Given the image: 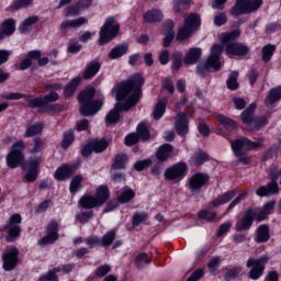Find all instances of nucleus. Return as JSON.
<instances>
[{"instance_id":"23","label":"nucleus","mask_w":281,"mask_h":281,"mask_svg":"<svg viewBox=\"0 0 281 281\" xmlns=\"http://www.w3.org/2000/svg\"><path fill=\"white\" fill-rule=\"evenodd\" d=\"M202 54L203 50L200 47L190 48L184 57L186 65H196Z\"/></svg>"},{"instance_id":"62","label":"nucleus","mask_w":281,"mask_h":281,"mask_svg":"<svg viewBox=\"0 0 281 281\" xmlns=\"http://www.w3.org/2000/svg\"><path fill=\"white\" fill-rule=\"evenodd\" d=\"M171 69L173 71H179V69H181V53L175 54V58L171 64Z\"/></svg>"},{"instance_id":"63","label":"nucleus","mask_w":281,"mask_h":281,"mask_svg":"<svg viewBox=\"0 0 281 281\" xmlns=\"http://www.w3.org/2000/svg\"><path fill=\"white\" fill-rule=\"evenodd\" d=\"M214 23L215 25H217L218 27H221V25H225V23H227V15L225 13H220L214 18Z\"/></svg>"},{"instance_id":"33","label":"nucleus","mask_w":281,"mask_h":281,"mask_svg":"<svg viewBox=\"0 0 281 281\" xmlns=\"http://www.w3.org/2000/svg\"><path fill=\"white\" fill-rule=\"evenodd\" d=\"M16 30V22L14 19H8L2 23V30L0 31L3 36H12Z\"/></svg>"},{"instance_id":"35","label":"nucleus","mask_w":281,"mask_h":281,"mask_svg":"<svg viewBox=\"0 0 281 281\" xmlns=\"http://www.w3.org/2000/svg\"><path fill=\"white\" fill-rule=\"evenodd\" d=\"M216 120L223 124L226 131H236V128H238V124H236L234 120L223 114H217Z\"/></svg>"},{"instance_id":"48","label":"nucleus","mask_w":281,"mask_h":281,"mask_svg":"<svg viewBox=\"0 0 281 281\" xmlns=\"http://www.w3.org/2000/svg\"><path fill=\"white\" fill-rule=\"evenodd\" d=\"M25 102H27L30 104V106H32L33 109H36L38 106H43V104H45V99L37 97V98H33L32 95H25L24 97Z\"/></svg>"},{"instance_id":"54","label":"nucleus","mask_w":281,"mask_h":281,"mask_svg":"<svg viewBox=\"0 0 281 281\" xmlns=\"http://www.w3.org/2000/svg\"><path fill=\"white\" fill-rule=\"evenodd\" d=\"M82 176H75L70 182L69 190L71 194H76V192L81 188Z\"/></svg>"},{"instance_id":"51","label":"nucleus","mask_w":281,"mask_h":281,"mask_svg":"<svg viewBox=\"0 0 281 281\" xmlns=\"http://www.w3.org/2000/svg\"><path fill=\"white\" fill-rule=\"evenodd\" d=\"M74 130H68L66 134H64L63 140L60 143L61 148H67L68 146H71L74 144Z\"/></svg>"},{"instance_id":"4","label":"nucleus","mask_w":281,"mask_h":281,"mask_svg":"<svg viewBox=\"0 0 281 281\" xmlns=\"http://www.w3.org/2000/svg\"><path fill=\"white\" fill-rule=\"evenodd\" d=\"M232 150L235 153L236 157L241 164H249L251 158L245 155V150H256V148L262 147V139L257 142H251L249 138H239L231 142Z\"/></svg>"},{"instance_id":"5","label":"nucleus","mask_w":281,"mask_h":281,"mask_svg":"<svg viewBox=\"0 0 281 281\" xmlns=\"http://www.w3.org/2000/svg\"><path fill=\"white\" fill-rule=\"evenodd\" d=\"M223 50L224 47L221 44H214L211 47V55L209 56L206 63L198 66V75H200L201 78H205V74H207L210 69H214L215 71L221 69V54H223Z\"/></svg>"},{"instance_id":"56","label":"nucleus","mask_w":281,"mask_h":281,"mask_svg":"<svg viewBox=\"0 0 281 281\" xmlns=\"http://www.w3.org/2000/svg\"><path fill=\"white\" fill-rule=\"evenodd\" d=\"M82 49V45L76 40H69L68 52L69 54H78Z\"/></svg>"},{"instance_id":"50","label":"nucleus","mask_w":281,"mask_h":281,"mask_svg":"<svg viewBox=\"0 0 281 281\" xmlns=\"http://www.w3.org/2000/svg\"><path fill=\"white\" fill-rule=\"evenodd\" d=\"M198 216L199 218H201V221H209V222L218 221V217L216 216V212H213V211L203 210L198 214Z\"/></svg>"},{"instance_id":"14","label":"nucleus","mask_w":281,"mask_h":281,"mask_svg":"<svg viewBox=\"0 0 281 281\" xmlns=\"http://www.w3.org/2000/svg\"><path fill=\"white\" fill-rule=\"evenodd\" d=\"M21 214L15 213L10 216L9 224L5 226V229L8 231V243H13L15 238H19L21 236Z\"/></svg>"},{"instance_id":"32","label":"nucleus","mask_w":281,"mask_h":281,"mask_svg":"<svg viewBox=\"0 0 281 281\" xmlns=\"http://www.w3.org/2000/svg\"><path fill=\"white\" fill-rule=\"evenodd\" d=\"M36 23H38V16L32 15L30 18H26L19 27L20 33L27 34V32L32 30V25H36Z\"/></svg>"},{"instance_id":"42","label":"nucleus","mask_w":281,"mask_h":281,"mask_svg":"<svg viewBox=\"0 0 281 281\" xmlns=\"http://www.w3.org/2000/svg\"><path fill=\"white\" fill-rule=\"evenodd\" d=\"M276 52V45L268 44L262 47V60L263 63H269L271 60V57L273 56Z\"/></svg>"},{"instance_id":"2","label":"nucleus","mask_w":281,"mask_h":281,"mask_svg":"<svg viewBox=\"0 0 281 281\" xmlns=\"http://www.w3.org/2000/svg\"><path fill=\"white\" fill-rule=\"evenodd\" d=\"M273 207H276V201H270L260 209H247L244 216L237 221L235 229L237 232H247V229H250L251 225H254V221H258L259 223L267 221L269 214L273 212Z\"/></svg>"},{"instance_id":"10","label":"nucleus","mask_w":281,"mask_h":281,"mask_svg":"<svg viewBox=\"0 0 281 281\" xmlns=\"http://www.w3.org/2000/svg\"><path fill=\"white\" fill-rule=\"evenodd\" d=\"M262 0H237L236 4L232 9L234 16H240V14H251L256 10L260 9Z\"/></svg>"},{"instance_id":"15","label":"nucleus","mask_w":281,"mask_h":281,"mask_svg":"<svg viewBox=\"0 0 281 281\" xmlns=\"http://www.w3.org/2000/svg\"><path fill=\"white\" fill-rule=\"evenodd\" d=\"M4 271H14L19 265V249L15 247L7 248L2 254Z\"/></svg>"},{"instance_id":"55","label":"nucleus","mask_w":281,"mask_h":281,"mask_svg":"<svg viewBox=\"0 0 281 281\" xmlns=\"http://www.w3.org/2000/svg\"><path fill=\"white\" fill-rule=\"evenodd\" d=\"M59 271H61L60 267L54 268L53 270L48 271L47 274L42 276L40 280L41 281H58V277L56 274L59 273Z\"/></svg>"},{"instance_id":"43","label":"nucleus","mask_w":281,"mask_h":281,"mask_svg":"<svg viewBox=\"0 0 281 281\" xmlns=\"http://www.w3.org/2000/svg\"><path fill=\"white\" fill-rule=\"evenodd\" d=\"M43 123H35L34 125H31L25 133V137H34V135H41L43 133L44 128Z\"/></svg>"},{"instance_id":"11","label":"nucleus","mask_w":281,"mask_h":281,"mask_svg":"<svg viewBox=\"0 0 281 281\" xmlns=\"http://www.w3.org/2000/svg\"><path fill=\"white\" fill-rule=\"evenodd\" d=\"M269 262V257L261 256L259 259L249 258L246 267L250 269L248 276L250 280H260L265 273V266Z\"/></svg>"},{"instance_id":"6","label":"nucleus","mask_w":281,"mask_h":281,"mask_svg":"<svg viewBox=\"0 0 281 281\" xmlns=\"http://www.w3.org/2000/svg\"><path fill=\"white\" fill-rule=\"evenodd\" d=\"M256 103H251L243 113L241 121L246 124L247 131H260L262 126H267V119L265 116L254 117L256 111Z\"/></svg>"},{"instance_id":"46","label":"nucleus","mask_w":281,"mask_h":281,"mask_svg":"<svg viewBox=\"0 0 281 281\" xmlns=\"http://www.w3.org/2000/svg\"><path fill=\"white\" fill-rule=\"evenodd\" d=\"M247 196H249V190H246L244 193L237 195L228 205V207L226 209V214L234 210V207H236V205H239L240 202L245 201L247 199Z\"/></svg>"},{"instance_id":"57","label":"nucleus","mask_w":281,"mask_h":281,"mask_svg":"<svg viewBox=\"0 0 281 281\" xmlns=\"http://www.w3.org/2000/svg\"><path fill=\"white\" fill-rule=\"evenodd\" d=\"M91 218H93V211L81 212L77 215V221H79V223H89Z\"/></svg>"},{"instance_id":"17","label":"nucleus","mask_w":281,"mask_h":281,"mask_svg":"<svg viewBox=\"0 0 281 281\" xmlns=\"http://www.w3.org/2000/svg\"><path fill=\"white\" fill-rule=\"evenodd\" d=\"M58 222L52 221L47 226V234L38 240V245H54L58 240Z\"/></svg>"},{"instance_id":"59","label":"nucleus","mask_w":281,"mask_h":281,"mask_svg":"<svg viewBox=\"0 0 281 281\" xmlns=\"http://www.w3.org/2000/svg\"><path fill=\"white\" fill-rule=\"evenodd\" d=\"M241 271H243V268L240 266L232 268L226 272L227 280L237 278V276H240Z\"/></svg>"},{"instance_id":"34","label":"nucleus","mask_w":281,"mask_h":281,"mask_svg":"<svg viewBox=\"0 0 281 281\" xmlns=\"http://www.w3.org/2000/svg\"><path fill=\"white\" fill-rule=\"evenodd\" d=\"M210 159V156L207 153L199 150L193 154V156L190 159L191 166H203L204 161H207Z\"/></svg>"},{"instance_id":"13","label":"nucleus","mask_w":281,"mask_h":281,"mask_svg":"<svg viewBox=\"0 0 281 281\" xmlns=\"http://www.w3.org/2000/svg\"><path fill=\"white\" fill-rule=\"evenodd\" d=\"M23 150H25V143L23 140H18L13 146L11 151L7 156V165L9 168H16L19 164L25 159L23 156Z\"/></svg>"},{"instance_id":"27","label":"nucleus","mask_w":281,"mask_h":281,"mask_svg":"<svg viewBox=\"0 0 281 281\" xmlns=\"http://www.w3.org/2000/svg\"><path fill=\"white\" fill-rule=\"evenodd\" d=\"M80 82H82V77L74 78L64 89L65 98H71V95L76 93V90L78 89Z\"/></svg>"},{"instance_id":"9","label":"nucleus","mask_w":281,"mask_h":281,"mask_svg":"<svg viewBox=\"0 0 281 281\" xmlns=\"http://www.w3.org/2000/svg\"><path fill=\"white\" fill-rule=\"evenodd\" d=\"M188 176V164L183 161L176 162L165 170V179L179 183Z\"/></svg>"},{"instance_id":"52","label":"nucleus","mask_w":281,"mask_h":281,"mask_svg":"<svg viewBox=\"0 0 281 281\" xmlns=\"http://www.w3.org/2000/svg\"><path fill=\"white\" fill-rule=\"evenodd\" d=\"M149 263L150 258H148V255L146 252H142L135 258V265L138 269H140V267H146V265Z\"/></svg>"},{"instance_id":"26","label":"nucleus","mask_w":281,"mask_h":281,"mask_svg":"<svg viewBox=\"0 0 281 281\" xmlns=\"http://www.w3.org/2000/svg\"><path fill=\"white\" fill-rule=\"evenodd\" d=\"M88 20L87 18H78L75 20H65L64 22H61L60 27L61 30H67V27H82V25H87Z\"/></svg>"},{"instance_id":"39","label":"nucleus","mask_w":281,"mask_h":281,"mask_svg":"<svg viewBox=\"0 0 281 281\" xmlns=\"http://www.w3.org/2000/svg\"><path fill=\"white\" fill-rule=\"evenodd\" d=\"M240 36V31L235 30L231 33H222L220 35V41L223 43V45H227V43H232V41H235Z\"/></svg>"},{"instance_id":"18","label":"nucleus","mask_w":281,"mask_h":281,"mask_svg":"<svg viewBox=\"0 0 281 281\" xmlns=\"http://www.w3.org/2000/svg\"><path fill=\"white\" fill-rule=\"evenodd\" d=\"M41 164L40 158H31L29 159L25 164L22 165V168L24 170H29L27 173L25 175V180L29 182L36 181L37 177V170H38V165Z\"/></svg>"},{"instance_id":"20","label":"nucleus","mask_w":281,"mask_h":281,"mask_svg":"<svg viewBox=\"0 0 281 281\" xmlns=\"http://www.w3.org/2000/svg\"><path fill=\"white\" fill-rule=\"evenodd\" d=\"M176 131L181 137L188 135V116L186 113L180 112L176 115Z\"/></svg>"},{"instance_id":"1","label":"nucleus","mask_w":281,"mask_h":281,"mask_svg":"<svg viewBox=\"0 0 281 281\" xmlns=\"http://www.w3.org/2000/svg\"><path fill=\"white\" fill-rule=\"evenodd\" d=\"M144 86V77L136 74L130 77L126 81L119 83L113 88L112 93L115 94L117 103L106 114V124H117L120 122V113L122 111H128L133 109L137 102H139V95H142V87ZM122 100H127L125 104H122Z\"/></svg>"},{"instance_id":"37","label":"nucleus","mask_w":281,"mask_h":281,"mask_svg":"<svg viewBox=\"0 0 281 281\" xmlns=\"http://www.w3.org/2000/svg\"><path fill=\"white\" fill-rule=\"evenodd\" d=\"M95 201L99 205H104L109 201V188L101 186L95 193Z\"/></svg>"},{"instance_id":"25","label":"nucleus","mask_w":281,"mask_h":281,"mask_svg":"<svg viewBox=\"0 0 281 281\" xmlns=\"http://www.w3.org/2000/svg\"><path fill=\"white\" fill-rule=\"evenodd\" d=\"M173 150L175 148L170 144L160 146L156 153L158 161H166L169 157H171Z\"/></svg>"},{"instance_id":"31","label":"nucleus","mask_w":281,"mask_h":281,"mask_svg":"<svg viewBox=\"0 0 281 281\" xmlns=\"http://www.w3.org/2000/svg\"><path fill=\"white\" fill-rule=\"evenodd\" d=\"M161 19H164V14L159 9L147 11L144 14V20L146 23H157V21H161Z\"/></svg>"},{"instance_id":"41","label":"nucleus","mask_w":281,"mask_h":281,"mask_svg":"<svg viewBox=\"0 0 281 281\" xmlns=\"http://www.w3.org/2000/svg\"><path fill=\"white\" fill-rule=\"evenodd\" d=\"M148 218V213L146 212H136L134 213L132 217V225L134 227H139L142 223H146V220Z\"/></svg>"},{"instance_id":"29","label":"nucleus","mask_w":281,"mask_h":281,"mask_svg":"<svg viewBox=\"0 0 281 281\" xmlns=\"http://www.w3.org/2000/svg\"><path fill=\"white\" fill-rule=\"evenodd\" d=\"M168 104V99L164 98L160 99L155 109H154V120H161V117H164V114L166 113V106Z\"/></svg>"},{"instance_id":"3","label":"nucleus","mask_w":281,"mask_h":281,"mask_svg":"<svg viewBox=\"0 0 281 281\" xmlns=\"http://www.w3.org/2000/svg\"><path fill=\"white\" fill-rule=\"evenodd\" d=\"M95 95V88H87L79 94V103L81 104L79 108V112L85 117H89L90 115H95L100 109H102V101L94 100L93 97Z\"/></svg>"},{"instance_id":"45","label":"nucleus","mask_w":281,"mask_h":281,"mask_svg":"<svg viewBox=\"0 0 281 281\" xmlns=\"http://www.w3.org/2000/svg\"><path fill=\"white\" fill-rule=\"evenodd\" d=\"M91 146L93 149V153H104L106 148H109V143L104 139H99V140H92Z\"/></svg>"},{"instance_id":"19","label":"nucleus","mask_w":281,"mask_h":281,"mask_svg":"<svg viewBox=\"0 0 281 281\" xmlns=\"http://www.w3.org/2000/svg\"><path fill=\"white\" fill-rule=\"evenodd\" d=\"M226 54L228 56H247L249 46L240 43H231L226 45Z\"/></svg>"},{"instance_id":"36","label":"nucleus","mask_w":281,"mask_h":281,"mask_svg":"<svg viewBox=\"0 0 281 281\" xmlns=\"http://www.w3.org/2000/svg\"><path fill=\"white\" fill-rule=\"evenodd\" d=\"M278 100H281V86L272 88L266 97V104H276Z\"/></svg>"},{"instance_id":"21","label":"nucleus","mask_w":281,"mask_h":281,"mask_svg":"<svg viewBox=\"0 0 281 281\" xmlns=\"http://www.w3.org/2000/svg\"><path fill=\"white\" fill-rule=\"evenodd\" d=\"M76 170V166L64 165L55 171V179H57V181H65V179H69Z\"/></svg>"},{"instance_id":"16","label":"nucleus","mask_w":281,"mask_h":281,"mask_svg":"<svg viewBox=\"0 0 281 281\" xmlns=\"http://www.w3.org/2000/svg\"><path fill=\"white\" fill-rule=\"evenodd\" d=\"M207 181H210V176L207 173H194L189 178V188L191 192L199 193L201 192V188H203Z\"/></svg>"},{"instance_id":"61","label":"nucleus","mask_w":281,"mask_h":281,"mask_svg":"<svg viewBox=\"0 0 281 281\" xmlns=\"http://www.w3.org/2000/svg\"><path fill=\"white\" fill-rule=\"evenodd\" d=\"M139 142V136L137 133H132L125 137V145L126 146H135Z\"/></svg>"},{"instance_id":"44","label":"nucleus","mask_w":281,"mask_h":281,"mask_svg":"<svg viewBox=\"0 0 281 281\" xmlns=\"http://www.w3.org/2000/svg\"><path fill=\"white\" fill-rule=\"evenodd\" d=\"M135 199V191L132 189H125L117 198L119 203H130Z\"/></svg>"},{"instance_id":"38","label":"nucleus","mask_w":281,"mask_h":281,"mask_svg":"<svg viewBox=\"0 0 281 281\" xmlns=\"http://www.w3.org/2000/svg\"><path fill=\"white\" fill-rule=\"evenodd\" d=\"M270 236H269V226L267 225H260L257 228V238L256 240L258 243H267V240H269Z\"/></svg>"},{"instance_id":"7","label":"nucleus","mask_w":281,"mask_h":281,"mask_svg":"<svg viewBox=\"0 0 281 281\" xmlns=\"http://www.w3.org/2000/svg\"><path fill=\"white\" fill-rule=\"evenodd\" d=\"M120 33V24L115 21V18L110 16L105 20L104 24L101 26L99 31V43L101 45H106V43H111L115 36Z\"/></svg>"},{"instance_id":"12","label":"nucleus","mask_w":281,"mask_h":281,"mask_svg":"<svg viewBox=\"0 0 281 281\" xmlns=\"http://www.w3.org/2000/svg\"><path fill=\"white\" fill-rule=\"evenodd\" d=\"M280 177V171H278V167L272 166L270 168V178L272 179V182H269L266 187H259L256 190L257 196H271V194H278V191L280 188L278 187V179Z\"/></svg>"},{"instance_id":"30","label":"nucleus","mask_w":281,"mask_h":281,"mask_svg":"<svg viewBox=\"0 0 281 281\" xmlns=\"http://www.w3.org/2000/svg\"><path fill=\"white\" fill-rule=\"evenodd\" d=\"M126 52H128V44L117 45L111 49L109 53V58H111V60H117V58H122Z\"/></svg>"},{"instance_id":"24","label":"nucleus","mask_w":281,"mask_h":281,"mask_svg":"<svg viewBox=\"0 0 281 281\" xmlns=\"http://www.w3.org/2000/svg\"><path fill=\"white\" fill-rule=\"evenodd\" d=\"M101 65L93 60L90 61L87 66L86 69L83 70V79L85 80H91V78H94L98 76V71H100Z\"/></svg>"},{"instance_id":"58","label":"nucleus","mask_w":281,"mask_h":281,"mask_svg":"<svg viewBox=\"0 0 281 281\" xmlns=\"http://www.w3.org/2000/svg\"><path fill=\"white\" fill-rule=\"evenodd\" d=\"M110 272H111V266L103 265L97 268L95 276H98V278H104V276H106V273H110Z\"/></svg>"},{"instance_id":"53","label":"nucleus","mask_w":281,"mask_h":281,"mask_svg":"<svg viewBox=\"0 0 281 281\" xmlns=\"http://www.w3.org/2000/svg\"><path fill=\"white\" fill-rule=\"evenodd\" d=\"M113 240H115V231H109L105 235H103L101 245L103 247H109L113 245Z\"/></svg>"},{"instance_id":"28","label":"nucleus","mask_w":281,"mask_h":281,"mask_svg":"<svg viewBox=\"0 0 281 281\" xmlns=\"http://www.w3.org/2000/svg\"><path fill=\"white\" fill-rule=\"evenodd\" d=\"M79 205L83 210H93V207H98V205H100V204H98V201L95 200V198L93 195H83L79 200Z\"/></svg>"},{"instance_id":"49","label":"nucleus","mask_w":281,"mask_h":281,"mask_svg":"<svg viewBox=\"0 0 281 281\" xmlns=\"http://www.w3.org/2000/svg\"><path fill=\"white\" fill-rule=\"evenodd\" d=\"M137 136L143 139V142H146L147 139H150V131H148V127L144 123H139L137 126Z\"/></svg>"},{"instance_id":"22","label":"nucleus","mask_w":281,"mask_h":281,"mask_svg":"<svg viewBox=\"0 0 281 281\" xmlns=\"http://www.w3.org/2000/svg\"><path fill=\"white\" fill-rule=\"evenodd\" d=\"M236 194H238L236 190L227 191L213 200L210 205H212V207H220V205H225V203H229V201H232Z\"/></svg>"},{"instance_id":"47","label":"nucleus","mask_w":281,"mask_h":281,"mask_svg":"<svg viewBox=\"0 0 281 281\" xmlns=\"http://www.w3.org/2000/svg\"><path fill=\"white\" fill-rule=\"evenodd\" d=\"M226 85L231 91H236V89H238V71L231 72Z\"/></svg>"},{"instance_id":"64","label":"nucleus","mask_w":281,"mask_h":281,"mask_svg":"<svg viewBox=\"0 0 281 281\" xmlns=\"http://www.w3.org/2000/svg\"><path fill=\"white\" fill-rule=\"evenodd\" d=\"M203 269L195 270L187 281H199L203 278Z\"/></svg>"},{"instance_id":"60","label":"nucleus","mask_w":281,"mask_h":281,"mask_svg":"<svg viewBox=\"0 0 281 281\" xmlns=\"http://www.w3.org/2000/svg\"><path fill=\"white\" fill-rule=\"evenodd\" d=\"M153 164L150 159L139 160L134 165L135 170L142 172L145 168H148Z\"/></svg>"},{"instance_id":"40","label":"nucleus","mask_w":281,"mask_h":281,"mask_svg":"<svg viewBox=\"0 0 281 281\" xmlns=\"http://www.w3.org/2000/svg\"><path fill=\"white\" fill-rule=\"evenodd\" d=\"M126 161H128V157L125 154H117L112 166L115 170H120L126 168Z\"/></svg>"},{"instance_id":"8","label":"nucleus","mask_w":281,"mask_h":281,"mask_svg":"<svg viewBox=\"0 0 281 281\" xmlns=\"http://www.w3.org/2000/svg\"><path fill=\"white\" fill-rule=\"evenodd\" d=\"M200 26L201 18L195 13H191L186 18L183 26L178 30L177 41H186V38H190L192 32L199 30Z\"/></svg>"}]
</instances>
